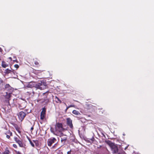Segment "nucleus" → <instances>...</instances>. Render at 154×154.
<instances>
[{"mask_svg":"<svg viewBox=\"0 0 154 154\" xmlns=\"http://www.w3.org/2000/svg\"><path fill=\"white\" fill-rule=\"evenodd\" d=\"M72 113L73 114L76 115H80V113L79 111L75 110H73L72 111Z\"/></svg>","mask_w":154,"mask_h":154,"instance_id":"ddd939ff","label":"nucleus"},{"mask_svg":"<svg viewBox=\"0 0 154 154\" xmlns=\"http://www.w3.org/2000/svg\"><path fill=\"white\" fill-rule=\"evenodd\" d=\"M6 134H8V135H9L10 136H11L12 134V133L10 131H7L6 133Z\"/></svg>","mask_w":154,"mask_h":154,"instance_id":"f3484780","label":"nucleus"},{"mask_svg":"<svg viewBox=\"0 0 154 154\" xmlns=\"http://www.w3.org/2000/svg\"><path fill=\"white\" fill-rule=\"evenodd\" d=\"M9 59H10L11 60H12V58H11V57H9Z\"/></svg>","mask_w":154,"mask_h":154,"instance_id":"2f4dec72","label":"nucleus"},{"mask_svg":"<svg viewBox=\"0 0 154 154\" xmlns=\"http://www.w3.org/2000/svg\"><path fill=\"white\" fill-rule=\"evenodd\" d=\"M29 141L30 142V143L31 144V146H32V147H34V144L31 141V140H29Z\"/></svg>","mask_w":154,"mask_h":154,"instance_id":"6ab92c4d","label":"nucleus"},{"mask_svg":"<svg viewBox=\"0 0 154 154\" xmlns=\"http://www.w3.org/2000/svg\"><path fill=\"white\" fill-rule=\"evenodd\" d=\"M18 116L20 119L22 121L25 117L26 114L24 112L21 111L19 113Z\"/></svg>","mask_w":154,"mask_h":154,"instance_id":"39448f33","label":"nucleus"},{"mask_svg":"<svg viewBox=\"0 0 154 154\" xmlns=\"http://www.w3.org/2000/svg\"><path fill=\"white\" fill-rule=\"evenodd\" d=\"M17 154H21V153L19 152H17Z\"/></svg>","mask_w":154,"mask_h":154,"instance_id":"7c9ffc66","label":"nucleus"},{"mask_svg":"<svg viewBox=\"0 0 154 154\" xmlns=\"http://www.w3.org/2000/svg\"><path fill=\"white\" fill-rule=\"evenodd\" d=\"M2 67L4 68H5L6 67L8 66V64H6V63L4 61H2Z\"/></svg>","mask_w":154,"mask_h":154,"instance_id":"4468645a","label":"nucleus"},{"mask_svg":"<svg viewBox=\"0 0 154 154\" xmlns=\"http://www.w3.org/2000/svg\"><path fill=\"white\" fill-rule=\"evenodd\" d=\"M13 146L15 148H17V146L16 144H14L13 145Z\"/></svg>","mask_w":154,"mask_h":154,"instance_id":"bb28decb","label":"nucleus"},{"mask_svg":"<svg viewBox=\"0 0 154 154\" xmlns=\"http://www.w3.org/2000/svg\"><path fill=\"white\" fill-rule=\"evenodd\" d=\"M71 151L70 150L67 152V154H71Z\"/></svg>","mask_w":154,"mask_h":154,"instance_id":"393cba45","label":"nucleus"},{"mask_svg":"<svg viewBox=\"0 0 154 154\" xmlns=\"http://www.w3.org/2000/svg\"><path fill=\"white\" fill-rule=\"evenodd\" d=\"M5 88L6 90L10 91H11L12 90V88L8 84H7L5 85Z\"/></svg>","mask_w":154,"mask_h":154,"instance_id":"f8f14e48","label":"nucleus"},{"mask_svg":"<svg viewBox=\"0 0 154 154\" xmlns=\"http://www.w3.org/2000/svg\"><path fill=\"white\" fill-rule=\"evenodd\" d=\"M16 129L19 132H20L18 128H16Z\"/></svg>","mask_w":154,"mask_h":154,"instance_id":"c85d7f7f","label":"nucleus"},{"mask_svg":"<svg viewBox=\"0 0 154 154\" xmlns=\"http://www.w3.org/2000/svg\"><path fill=\"white\" fill-rule=\"evenodd\" d=\"M127 147H128V146H127V147H125V149H126L127 148Z\"/></svg>","mask_w":154,"mask_h":154,"instance_id":"c9c22d12","label":"nucleus"},{"mask_svg":"<svg viewBox=\"0 0 154 154\" xmlns=\"http://www.w3.org/2000/svg\"><path fill=\"white\" fill-rule=\"evenodd\" d=\"M67 124L70 128H73V125L72 124V121L69 118L66 119Z\"/></svg>","mask_w":154,"mask_h":154,"instance_id":"6e6552de","label":"nucleus"},{"mask_svg":"<svg viewBox=\"0 0 154 154\" xmlns=\"http://www.w3.org/2000/svg\"><path fill=\"white\" fill-rule=\"evenodd\" d=\"M29 87H35L36 88L40 90H43L46 88L47 86L46 83L44 80L40 81V82L36 84L35 82H30L29 84Z\"/></svg>","mask_w":154,"mask_h":154,"instance_id":"f257e3e1","label":"nucleus"},{"mask_svg":"<svg viewBox=\"0 0 154 154\" xmlns=\"http://www.w3.org/2000/svg\"><path fill=\"white\" fill-rule=\"evenodd\" d=\"M56 100V102L57 103H58L59 102H60V103H61V101L60 100V99L57 97H55Z\"/></svg>","mask_w":154,"mask_h":154,"instance_id":"dca6fc26","label":"nucleus"},{"mask_svg":"<svg viewBox=\"0 0 154 154\" xmlns=\"http://www.w3.org/2000/svg\"><path fill=\"white\" fill-rule=\"evenodd\" d=\"M47 92H45V93H43V95H46V96H47Z\"/></svg>","mask_w":154,"mask_h":154,"instance_id":"a878e982","label":"nucleus"},{"mask_svg":"<svg viewBox=\"0 0 154 154\" xmlns=\"http://www.w3.org/2000/svg\"><path fill=\"white\" fill-rule=\"evenodd\" d=\"M35 65H38V62L36 61L35 62Z\"/></svg>","mask_w":154,"mask_h":154,"instance_id":"cd10ccee","label":"nucleus"},{"mask_svg":"<svg viewBox=\"0 0 154 154\" xmlns=\"http://www.w3.org/2000/svg\"><path fill=\"white\" fill-rule=\"evenodd\" d=\"M56 140L55 138H53L52 139H50L48 140V144L49 146H51L52 144L56 142Z\"/></svg>","mask_w":154,"mask_h":154,"instance_id":"423d86ee","label":"nucleus"},{"mask_svg":"<svg viewBox=\"0 0 154 154\" xmlns=\"http://www.w3.org/2000/svg\"><path fill=\"white\" fill-rule=\"evenodd\" d=\"M11 106L10 104H8L7 106H6L5 108V110L7 112H10L11 110Z\"/></svg>","mask_w":154,"mask_h":154,"instance_id":"9b49d317","label":"nucleus"},{"mask_svg":"<svg viewBox=\"0 0 154 154\" xmlns=\"http://www.w3.org/2000/svg\"><path fill=\"white\" fill-rule=\"evenodd\" d=\"M16 142L18 143L20 146L23 147V144L22 142L17 137H15L14 138Z\"/></svg>","mask_w":154,"mask_h":154,"instance_id":"9d476101","label":"nucleus"},{"mask_svg":"<svg viewBox=\"0 0 154 154\" xmlns=\"http://www.w3.org/2000/svg\"><path fill=\"white\" fill-rule=\"evenodd\" d=\"M102 135H103V136H105V135H104V134H103L102 133Z\"/></svg>","mask_w":154,"mask_h":154,"instance_id":"f704fd0d","label":"nucleus"},{"mask_svg":"<svg viewBox=\"0 0 154 154\" xmlns=\"http://www.w3.org/2000/svg\"><path fill=\"white\" fill-rule=\"evenodd\" d=\"M61 137V142L63 144H64L67 139V137L66 135H64L62 133H60L59 135Z\"/></svg>","mask_w":154,"mask_h":154,"instance_id":"20e7f679","label":"nucleus"},{"mask_svg":"<svg viewBox=\"0 0 154 154\" xmlns=\"http://www.w3.org/2000/svg\"><path fill=\"white\" fill-rule=\"evenodd\" d=\"M107 144L110 147L112 152L116 154H120L121 152H120L117 146L111 142L109 141L107 142Z\"/></svg>","mask_w":154,"mask_h":154,"instance_id":"7ed1b4c3","label":"nucleus"},{"mask_svg":"<svg viewBox=\"0 0 154 154\" xmlns=\"http://www.w3.org/2000/svg\"><path fill=\"white\" fill-rule=\"evenodd\" d=\"M3 80L0 78V85L3 83Z\"/></svg>","mask_w":154,"mask_h":154,"instance_id":"aec40b11","label":"nucleus"},{"mask_svg":"<svg viewBox=\"0 0 154 154\" xmlns=\"http://www.w3.org/2000/svg\"><path fill=\"white\" fill-rule=\"evenodd\" d=\"M11 93L6 92V94L4 96L7 99L6 101L8 102V104L9 103L10 98L11 97Z\"/></svg>","mask_w":154,"mask_h":154,"instance_id":"0eeeda50","label":"nucleus"},{"mask_svg":"<svg viewBox=\"0 0 154 154\" xmlns=\"http://www.w3.org/2000/svg\"><path fill=\"white\" fill-rule=\"evenodd\" d=\"M55 131L53 130V133L57 135H59L60 133L65 130V129L63 128L62 123H57L56 124L55 126Z\"/></svg>","mask_w":154,"mask_h":154,"instance_id":"f03ea898","label":"nucleus"},{"mask_svg":"<svg viewBox=\"0 0 154 154\" xmlns=\"http://www.w3.org/2000/svg\"><path fill=\"white\" fill-rule=\"evenodd\" d=\"M75 106L74 105H70L69 106V107H74Z\"/></svg>","mask_w":154,"mask_h":154,"instance_id":"b1692460","label":"nucleus"},{"mask_svg":"<svg viewBox=\"0 0 154 154\" xmlns=\"http://www.w3.org/2000/svg\"><path fill=\"white\" fill-rule=\"evenodd\" d=\"M5 71H6V73H11V72H12V71H11L10 70H9L8 69H6L5 70Z\"/></svg>","mask_w":154,"mask_h":154,"instance_id":"a211bd4d","label":"nucleus"},{"mask_svg":"<svg viewBox=\"0 0 154 154\" xmlns=\"http://www.w3.org/2000/svg\"><path fill=\"white\" fill-rule=\"evenodd\" d=\"M57 154H63L62 152L61 151H59L57 152Z\"/></svg>","mask_w":154,"mask_h":154,"instance_id":"4be33fe9","label":"nucleus"},{"mask_svg":"<svg viewBox=\"0 0 154 154\" xmlns=\"http://www.w3.org/2000/svg\"><path fill=\"white\" fill-rule=\"evenodd\" d=\"M0 154H2V153H1V152H0Z\"/></svg>","mask_w":154,"mask_h":154,"instance_id":"4c0bfd02","label":"nucleus"},{"mask_svg":"<svg viewBox=\"0 0 154 154\" xmlns=\"http://www.w3.org/2000/svg\"><path fill=\"white\" fill-rule=\"evenodd\" d=\"M2 50V49L1 48H0V52H1Z\"/></svg>","mask_w":154,"mask_h":154,"instance_id":"72a5a7b5","label":"nucleus"},{"mask_svg":"<svg viewBox=\"0 0 154 154\" xmlns=\"http://www.w3.org/2000/svg\"><path fill=\"white\" fill-rule=\"evenodd\" d=\"M46 112V109L45 108H43L42 109V111L41 113V118L40 119L42 120H43L45 117V115Z\"/></svg>","mask_w":154,"mask_h":154,"instance_id":"1a4fd4ad","label":"nucleus"},{"mask_svg":"<svg viewBox=\"0 0 154 154\" xmlns=\"http://www.w3.org/2000/svg\"><path fill=\"white\" fill-rule=\"evenodd\" d=\"M6 134V137H7V138H8V139H9L10 138V136H11L9 135H8V134Z\"/></svg>","mask_w":154,"mask_h":154,"instance_id":"5701e85b","label":"nucleus"},{"mask_svg":"<svg viewBox=\"0 0 154 154\" xmlns=\"http://www.w3.org/2000/svg\"><path fill=\"white\" fill-rule=\"evenodd\" d=\"M13 102L11 103V104L13 106H15L16 105V103L17 102V99H14L13 100Z\"/></svg>","mask_w":154,"mask_h":154,"instance_id":"2eb2a0df","label":"nucleus"},{"mask_svg":"<svg viewBox=\"0 0 154 154\" xmlns=\"http://www.w3.org/2000/svg\"><path fill=\"white\" fill-rule=\"evenodd\" d=\"M69 108V106H68V107H66V110H67V109Z\"/></svg>","mask_w":154,"mask_h":154,"instance_id":"473e14b6","label":"nucleus"},{"mask_svg":"<svg viewBox=\"0 0 154 154\" xmlns=\"http://www.w3.org/2000/svg\"><path fill=\"white\" fill-rule=\"evenodd\" d=\"M33 130V127H32L31 128V131H32Z\"/></svg>","mask_w":154,"mask_h":154,"instance_id":"c756f323","label":"nucleus"},{"mask_svg":"<svg viewBox=\"0 0 154 154\" xmlns=\"http://www.w3.org/2000/svg\"><path fill=\"white\" fill-rule=\"evenodd\" d=\"M14 66L15 68H16L17 69L19 67L18 65L17 64L15 65Z\"/></svg>","mask_w":154,"mask_h":154,"instance_id":"412c9836","label":"nucleus"},{"mask_svg":"<svg viewBox=\"0 0 154 154\" xmlns=\"http://www.w3.org/2000/svg\"><path fill=\"white\" fill-rule=\"evenodd\" d=\"M106 150L108 152V150L107 149H106Z\"/></svg>","mask_w":154,"mask_h":154,"instance_id":"e433bc0d","label":"nucleus"}]
</instances>
